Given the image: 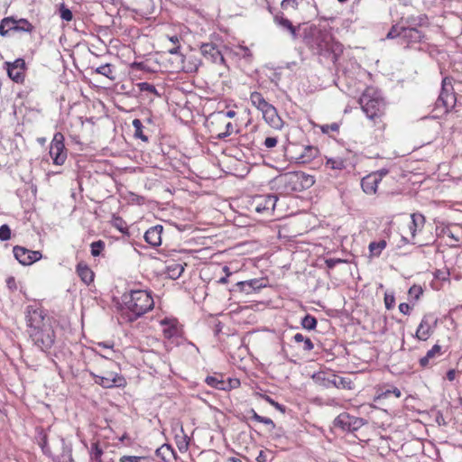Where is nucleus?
Returning <instances> with one entry per match:
<instances>
[{"mask_svg":"<svg viewBox=\"0 0 462 462\" xmlns=\"http://www.w3.org/2000/svg\"><path fill=\"white\" fill-rule=\"evenodd\" d=\"M94 377L95 383L103 386L104 388H112L116 383V374L113 372H108L105 375H98L95 374H91Z\"/></svg>","mask_w":462,"mask_h":462,"instance_id":"obj_21","label":"nucleus"},{"mask_svg":"<svg viewBox=\"0 0 462 462\" xmlns=\"http://www.w3.org/2000/svg\"><path fill=\"white\" fill-rule=\"evenodd\" d=\"M118 440L117 448H120L121 445L124 447H132L134 444V439H132L127 433L123 434Z\"/></svg>","mask_w":462,"mask_h":462,"instance_id":"obj_48","label":"nucleus"},{"mask_svg":"<svg viewBox=\"0 0 462 462\" xmlns=\"http://www.w3.org/2000/svg\"><path fill=\"white\" fill-rule=\"evenodd\" d=\"M302 1L303 0H282L281 5L283 9L287 8L290 5L292 8L296 9L302 3Z\"/></svg>","mask_w":462,"mask_h":462,"instance_id":"obj_55","label":"nucleus"},{"mask_svg":"<svg viewBox=\"0 0 462 462\" xmlns=\"http://www.w3.org/2000/svg\"><path fill=\"white\" fill-rule=\"evenodd\" d=\"M325 167L330 170L342 171L346 168V161L340 157L328 158L326 161Z\"/></svg>","mask_w":462,"mask_h":462,"instance_id":"obj_32","label":"nucleus"},{"mask_svg":"<svg viewBox=\"0 0 462 462\" xmlns=\"http://www.w3.org/2000/svg\"><path fill=\"white\" fill-rule=\"evenodd\" d=\"M239 385L240 381L237 378H227V380L224 381L223 391H230L232 389L239 387Z\"/></svg>","mask_w":462,"mask_h":462,"instance_id":"obj_46","label":"nucleus"},{"mask_svg":"<svg viewBox=\"0 0 462 462\" xmlns=\"http://www.w3.org/2000/svg\"><path fill=\"white\" fill-rule=\"evenodd\" d=\"M441 346L438 344L434 345L431 349H430L426 356L421 357L419 361L420 366L427 367L430 361L435 357L441 356Z\"/></svg>","mask_w":462,"mask_h":462,"instance_id":"obj_26","label":"nucleus"},{"mask_svg":"<svg viewBox=\"0 0 462 462\" xmlns=\"http://www.w3.org/2000/svg\"><path fill=\"white\" fill-rule=\"evenodd\" d=\"M297 171H289L280 177V181L282 183L286 192H300L302 186L300 184Z\"/></svg>","mask_w":462,"mask_h":462,"instance_id":"obj_13","label":"nucleus"},{"mask_svg":"<svg viewBox=\"0 0 462 462\" xmlns=\"http://www.w3.org/2000/svg\"><path fill=\"white\" fill-rule=\"evenodd\" d=\"M264 121L273 129L280 130L283 125V121L278 115L277 109L271 104L262 112Z\"/></svg>","mask_w":462,"mask_h":462,"instance_id":"obj_15","label":"nucleus"},{"mask_svg":"<svg viewBox=\"0 0 462 462\" xmlns=\"http://www.w3.org/2000/svg\"><path fill=\"white\" fill-rule=\"evenodd\" d=\"M224 375L221 374H216L214 375H208L205 379V383L212 388L223 391L224 388Z\"/></svg>","mask_w":462,"mask_h":462,"instance_id":"obj_30","label":"nucleus"},{"mask_svg":"<svg viewBox=\"0 0 462 462\" xmlns=\"http://www.w3.org/2000/svg\"><path fill=\"white\" fill-rule=\"evenodd\" d=\"M161 323L162 326H167L163 328V336L166 338L171 339L178 334V328L175 324L170 323V321L166 319L162 320Z\"/></svg>","mask_w":462,"mask_h":462,"instance_id":"obj_35","label":"nucleus"},{"mask_svg":"<svg viewBox=\"0 0 462 462\" xmlns=\"http://www.w3.org/2000/svg\"><path fill=\"white\" fill-rule=\"evenodd\" d=\"M97 72L99 74H102L104 76H106L107 78H109L111 79L114 78L112 76V69L109 64H106V65H102V66L98 67L97 69Z\"/></svg>","mask_w":462,"mask_h":462,"instance_id":"obj_51","label":"nucleus"},{"mask_svg":"<svg viewBox=\"0 0 462 462\" xmlns=\"http://www.w3.org/2000/svg\"><path fill=\"white\" fill-rule=\"evenodd\" d=\"M155 454L162 462H171L175 458L176 453L171 445L163 444L156 449Z\"/></svg>","mask_w":462,"mask_h":462,"instance_id":"obj_22","label":"nucleus"},{"mask_svg":"<svg viewBox=\"0 0 462 462\" xmlns=\"http://www.w3.org/2000/svg\"><path fill=\"white\" fill-rule=\"evenodd\" d=\"M457 103L456 94L452 84V79L445 77L441 82V90L435 103V109L441 110L442 114L450 111Z\"/></svg>","mask_w":462,"mask_h":462,"instance_id":"obj_5","label":"nucleus"},{"mask_svg":"<svg viewBox=\"0 0 462 462\" xmlns=\"http://www.w3.org/2000/svg\"><path fill=\"white\" fill-rule=\"evenodd\" d=\"M306 150V156L310 159V158H314L318 152V150L317 148L315 147H312V146H307L305 148Z\"/></svg>","mask_w":462,"mask_h":462,"instance_id":"obj_62","label":"nucleus"},{"mask_svg":"<svg viewBox=\"0 0 462 462\" xmlns=\"http://www.w3.org/2000/svg\"><path fill=\"white\" fill-rule=\"evenodd\" d=\"M293 339L297 343H303V350L311 351L314 348V344L310 337H304L301 333L294 335Z\"/></svg>","mask_w":462,"mask_h":462,"instance_id":"obj_37","label":"nucleus"},{"mask_svg":"<svg viewBox=\"0 0 462 462\" xmlns=\"http://www.w3.org/2000/svg\"><path fill=\"white\" fill-rule=\"evenodd\" d=\"M303 42L313 53L328 57L333 64L337 63L343 53V45L334 41L328 32L321 30L316 25H310L304 29Z\"/></svg>","mask_w":462,"mask_h":462,"instance_id":"obj_3","label":"nucleus"},{"mask_svg":"<svg viewBox=\"0 0 462 462\" xmlns=\"http://www.w3.org/2000/svg\"><path fill=\"white\" fill-rule=\"evenodd\" d=\"M50 155L56 165H62L67 159V152L64 145V136L61 133H56L50 146Z\"/></svg>","mask_w":462,"mask_h":462,"instance_id":"obj_9","label":"nucleus"},{"mask_svg":"<svg viewBox=\"0 0 462 462\" xmlns=\"http://www.w3.org/2000/svg\"><path fill=\"white\" fill-rule=\"evenodd\" d=\"M411 306L408 303L402 302L399 305V310L404 315H408L411 310Z\"/></svg>","mask_w":462,"mask_h":462,"instance_id":"obj_63","label":"nucleus"},{"mask_svg":"<svg viewBox=\"0 0 462 462\" xmlns=\"http://www.w3.org/2000/svg\"><path fill=\"white\" fill-rule=\"evenodd\" d=\"M90 247L91 254L96 257L100 255L102 250L105 247V243L102 240L95 241L90 245Z\"/></svg>","mask_w":462,"mask_h":462,"instance_id":"obj_45","label":"nucleus"},{"mask_svg":"<svg viewBox=\"0 0 462 462\" xmlns=\"http://www.w3.org/2000/svg\"><path fill=\"white\" fill-rule=\"evenodd\" d=\"M276 137H266L264 140V145L266 148H273L277 144Z\"/></svg>","mask_w":462,"mask_h":462,"instance_id":"obj_61","label":"nucleus"},{"mask_svg":"<svg viewBox=\"0 0 462 462\" xmlns=\"http://www.w3.org/2000/svg\"><path fill=\"white\" fill-rule=\"evenodd\" d=\"M404 27L403 26H399L397 24L395 25H393L391 27V29L389 30L387 35H386V39H395V38H398L400 41L402 40V34L401 32H402Z\"/></svg>","mask_w":462,"mask_h":462,"instance_id":"obj_42","label":"nucleus"},{"mask_svg":"<svg viewBox=\"0 0 462 462\" xmlns=\"http://www.w3.org/2000/svg\"><path fill=\"white\" fill-rule=\"evenodd\" d=\"M346 261L340 258H328L325 260L326 266L328 269H333L337 264L345 263Z\"/></svg>","mask_w":462,"mask_h":462,"instance_id":"obj_58","label":"nucleus"},{"mask_svg":"<svg viewBox=\"0 0 462 462\" xmlns=\"http://www.w3.org/2000/svg\"><path fill=\"white\" fill-rule=\"evenodd\" d=\"M263 398L278 411H282V413L285 412V407L282 404H280L279 402H275L269 395H263Z\"/></svg>","mask_w":462,"mask_h":462,"instance_id":"obj_52","label":"nucleus"},{"mask_svg":"<svg viewBox=\"0 0 462 462\" xmlns=\"http://www.w3.org/2000/svg\"><path fill=\"white\" fill-rule=\"evenodd\" d=\"M379 183V176L370 173L362 179L361 187L365 194L373 195L376 193Z\"/></svg>","mask_w":462,"mask_h":462,"instance_id":"obj_19","label":"nucleus"},{"mask_svg":"<svg viewBox=\"0 0 462 462\" xmlns=\"http://www.w3.org/2000/svg\"><path fill=\"white\" fill-rule=\"evenodd\" d=\"M411 223L410 226V231L412 237L415 236L417 230H420L425 223V217L420 213H413L411 216Z\"/></svg>","mask_w":462,"mask_h":462,"instance_id":"obj_27","label":"nucleus"},{"mask_svg":"<svg viewBox=\"0 0 462 462\" xmlns=\"http://www.w3.org/2000/svg\"><path fill=\"white\" fill-rule=\"evenodd\" d=\"M202 56L211 63L223 66L227 70L220 46L214 42H204L199 46Z\"/></svg>","mask_w":462,"mask_h":462,"instance_id":"obj_8","label":"nucleus"},{"mask_svg":"<svg viewBox=\"0 0 462 462\" xmlns=\"http://www.w3.org/2000/svg\"><path fill=\"white\" fill-rule=\"evenodd\" d=\"M401 44H406L409 46L411 43H417L421 42L423 33L415 27H404L402 32Z\"/></svg>","mask_w":462,"mask_h":462,"instance_id":"obj_17","label":"nucleus"},{"mask_svg":"<svg viewBox=\"0 0 462 462\" xmlns=\"http://www.w3.org/2000/svg\"><path fill=\"white\" fill-rule=\"evenodd\" d=\"M13 252L14 257L23 265H30L42 258L41 252L28 250L19 245H15Z\"/></svg>","mask_w":462,"mask_h":462,"instance_id":"obj_11","label":"nucleus"},{"mask_svg":"<svg viewBox=\"0 0 462 462\" xmlns=\"http://www.w3.org/2000/svg\"><path fill=\"white\" fill-rule=\"evenodd\" d=\"M313 379L319 385L325 388L351 389L352 382L348 378L335 374L319 372L313 375Z\"/></svg>","mask_w":462,"mask_h":462,"instance_id":"obj_6","label":"nucleus"},{"mask_svg":"<svg viewBox=\"0 0 462 462\" xmlns=\"http://www.w3.org/2000/svg\"><path fill=\"white\" fill-rule=\"evenodd\" d=\"M154 301L147 291L131 290L117 300V321L131 323L152 310Z\"/></svg>","mask_w":462,"mask_h":462,"instance_id":"obj_2","label":"nucleus"},{"mask_svg":"<svg viewBox=\"0 0 462 462\" xmlns=\"http://www.w3.org/2000/svg\"><path fill=\"white\" fill-rule=\"evenodd\" d=\"M321 132L323 134H328L331 132H337L339 129V125L337 123H332L330 125H324L320 126Z\"/></svg>","mask_w":462,"mask_h":462,"instance_id":"obj_53","label":"nucleus"},{"mask_svg":"<svg viewBox=\"0 0 462 462\" xmlns=\"http://www.w3.org/2000/svg\"><path fill=\"white\" fill-rule=\"evenodd\" d=\"M409 294L415 299H419L422 294V289L420 286L413 285L409 289Z\"/></svg>","mask_w":462,"mask_h":462,"instance_id":"obj_59","label":"nucleus"},{"mask_svg":"<svg viewBox=\"0 0 462 462\" xmlns=\"http://www.w3.org/2000/svg\"><path fill=\"white\" fill-rule=\"evenodd\" d=\"M432 330L426 318H423L416 330L415 337L419 340L426 341L431 335Z\"/></svg>","mask_w":462,"mask_h":462,"instance_id":"obj_23","label":"nucleus"},{"mask_svg":"<svg viewBox=\"0 0 462 462\" xmlns=\"http://www.w3.org/2000/svg\"><path fill=\"white\" fill-rule=\"evenodd\" d=\"M60 13L61 19L64 20V21L69 22L73 18L72 12L69 9H68V8H66L64 6H62L60 8Z\"/></svg>","mask_w":462,"mask_h":462,"instance_id":"obj_56","label":"nucleus"},{"mask_svg":"<svg viewBox=\"0 0 462 462\" xmlns=\"http://www.w3.org/2000/svg\"><path fill=\"white\" fill-rule=\"evenodd\" d=\"M274 22L282 30L288 31L293 40H296L299 37L298 31L300 26H294L289 19L283 16V14H276L274 16Z\"/></svg>","mask_w":462,"mask_h":462,"instance_id":"obj_20","label":"nucleus"},{"mask_svg":"<svg viewBox=\"0 0 462 462\" xmlns=\"http://www.w3.org/2000/svg\"><path fill=\"white\" fill-rule=\"evenodd\" d=\"M384 304H385V308L387 310H391L392 308H393V306L395 304L394 295L393 294L385 293V295H384Z\"/></svg>","mask_w":462,"mask_h":462,"instance_id":"obj_57","label":"nucleus"},{"mask_svg":"<svg viewBox=\"0 0 462 462\" xmlns=\"http://www.w3.org/2000/svg\"><path fill=\"white\" fill-rule=\"evenodd\" d=\"M33 30L32 24L26 19H16L15 32H32Z\"/></svg>","mask_w":462,"mask_h":462,"instance_id":"obj_39","label":"nucleus"},{"mask_svg":"<svg viewBox=\"0 0 462 462\" xmlns=\"http://www.w3.org/2000/svg\"><path fill=\"white\" fill-rule=\"evenodd\" d=\"M133 126L134 127V136L137 138H140L141 140H143L144 142H147L148 136L143 134V125L141 120L137 119V118L134 119Z\"/></svg>","mask_w":462,"mask_h":462,"instance_id":"obj_40","label":"nucleus"},{"mask_svg":"<svg viewBox=\"0 0 462 462\" xmlns=\"http://www.w3.org/2000/svg\"><path fill=\"white\" fill-rule=\"evenodd\" d=\"M278 196L275 194L255 195L250 201V207L257 213H272L274 210Z\"/></svg>","mask_w":462,"mask_h":462,"instance_id":"obj_7","label":"nucleus"},{"mask_svg":"<svg viewBox=\"0 0 462 462\" xmlns=\"http://www.w3.org/2000/svg\"><path fill=\"white\" fill-rule=\"evenodd\" d=\"M134 55V50L127 45L117 46V58L127 57L131 58Z\"/></svg>","mask_w":462,"mask_h":462,"instance_id":"obj_44","label":"nucleus"},{"mask_svg":"<svg viewBox=\"0 0 462 462\" xmlns=\"http://www.w3.org/2000/svg\"><path fill=\"white\" fill-rule=\"evenodd\" d=\"M16 19L14 17H5L0 23V35L6 36L10 31L15 32Z\"/></svg>","mask_w":462,"mask_h":462,"instance_id":"obj_29","label":"nucleus"},{"mask_svg":"<svg viewBox=\"0 0 462 462\" xmlns=\"http://www.w3.org/2000/svg\"><path fill=\"white\" fill-rule=\"evenodd\" d=\"M131 73L136 76V72H148L150 69L144 62H132L130 64Z\"/></svg>","mask_w":462,"mask_h":462,"instance_id":"obj_43","label":"nucleus"},{"mask_svg":"<svg viewBox=\"0 0 462 462\" xmlns=\"http://www.w3.org/2000/svg\"><path fill=\"white\" fill-rule=\"evenodd\" d=\"M59 462H74L72 458V448L66 445L62 439V453L58 457Z\"/></svg>","mask_w":462,"mask_h":462,"instance_id":"obj_36","label":"nucleus"},{"mask_svg":"<svg viewBox=\"0 0 462 462\" xmlns=\"http://www.w3.org/2000/svg\"><path fill=\"white\" fill-rule=\"evenodd\" d=\"M333 424L336 428H340L343 430L355 431L363 425V420L343 412L334 420Z\"/></svg>","mask_w":462,"mask_h":462,"instance_id":"obj_10","label":"nucleus"},{"mask_svg":"<svg viewBox=\"0 0 462 462\" xmlns=\"http://www.w3.org/2000/svg\"><path fill=\"white\" fill-rule=\"evenodd\" d=\"M129 87H125L124 84L121 85L120 90L117 89V102H123V99L126 97L131 98L133 106H130L128 109L122 107L119 104H117V110L130 111L133 110L136 105V93L135 88L134 87V83L130 82Z\"/></svg>","mask_w":462,"mask_h":462,"instance_id":"obj_14","label":"nucleus"},{"mask_svg":"<svg viewBox=\"0 0 462 462\" xmlns=\"http://www.w3.org/2000/svg\"><path fill=\"white\" fill-rule=\"evenodd\" d=\"M27 332L33 345L42 352L49 351L55 343L53 321L37 304L28 305L25 311Z\"/></svg>","mask_w":462,"mask_h":462,"instance_id":"obj_1","label":"nucleus"},{"mask_svg":"<svg viewBox=\"0 0 462 462\" xmlns=\"http://www.w3.org/2000/svg\"><path fill=\"white\" fill-rule=\"evenodd\" d=\"M386 245L387 243L384 239L371 242L368 246L369 252L373 256H379Z\"/></svg>","mask_w":462,"mask_h":462,"instance_id":"obj_33","label":"nucleus"},{"mask_svg":"<svg viewBox=\"0 0 462 462\" xmlns=\"http://www.w3.org/2000/svg\"><path fill=\"white\" fill-rule=\"evenodd\" d=\"M162 231L163 226L162 225L153 226L146 230L143 238L151 246L157 247L162 245Z\"/></svg>","mask_w":462,"mask_h":462,"instance_id":"obj_16","label":"nucleus"},{"mask_svg":"<svg viewBox=\"0 0 462 462\" xmlns=\"http://www.w3.org/2000/svg\"><path fill=\"white\" fill-rule=\"evenodd\" d=\"M241 292L249 294L265 287L263 279H252L248 281L237 282L235 285Z\"/></svg>","mask_w":462,"mask_h":462,"instance_id":"obj_18","label":"nucleus"},{"mask_svg":"<svg viewBox=\"0 0 462 462\" xmlns=\"http://www.w3.org/2000/svg\"><path fill=\"white\" fill-rule=\"evenodd\" d=\"M257 462H266L267 461V454L261 450L256 457Z\"/></svg>","mask_w":462,"mask_h":462,"instance_id":"obj_64","label":"nucleus"},{"mask_svg":"<svg viewBox=\"0 0 462 462\" xmlns=\"http://www.w3.org/2000/svg\"><path fill=\"white\" fill-rule=\"evenodd\" d=\"M136 86L139 88L141 91H146L149 93L159 95L156 90V88L148 82H139L136 84Z\"/></svg>","mask_w":462,"mask_h":462,"instance_id":"obj_49","label":"nucleus"},{"mask_svg":"<svg viewBox=\"0 0 462 462\" xmlns=\"http://www.w3.org/2000/svg\"><path fill=\"white\" fill-rule=\"evenodd\" d=\"M122 223H123V219L121 217H117L116 228L118 231H120L123 234L122 239H123L124 243H127L130 234H129L128 228L126 226H123Z\"/></svg>","mask_w":462,"mask_h":462,"instance_id":"obj_47","label":"nucleus"},{"mask_svg":"<svg viewBox=\"0 0 462 462\" xmlns=\"http://www.w3.org/2000/svg\"><path fill=\"white\" fill-rule=\"evenodd\" d=\"M77 273L86 284H89L94 280V273L86 263H79L77 265Z\"/></svg>","mask_w":462,"mask_h":462,"instance_id":"obj_25","label":"nucleus"},{"mask_svg":"<svg viewBox=\"0 0 462 462\" xmlns=\"http://www.w3.org/2000/svg\"><path fill=\"white\" fill-rule=\"evenodd\" d=\"M11 237V229L8 225L5 224L0 226V240L7 241Z\"/></svg>","mask_w":462,"mask_h":462,"instance_id":"obj_50","label":"nucleus"},{"mask_svg":"<svg viewBox=\"0 0 462 462\" xmlns=\"http://www.w3.org/2000/svg\"><path fill=\"white\" fill-rule=\"evenodd\" d=\"M250 102L256 109H258L261 112H263L271 105L265 100L263 96L257 91H254L251 93Z\"/></svg>","mask_w":462,"mask_h":462,"instance_id":"obj_24","label":"nucleus"},{"mask_svg":"<svg viewBox=\"0 0 462 462\" xmlns=\"http://www.w3.org/2000/svg\"><path fill=\"white\" fill-rule=\"evenodd\" d=\"M7 74L16 83H23L25 76V61L23 59H16L14 62H6Z\"/></svg>","mask_w":462,"mask_h":462,"instance_id":"obj_12","label":"nucleus"},{"mask_svg":"<svg viewBox=\"0 0 462 462\" xmlns=\"http://www.w3.org/2000/svg\"><path fill=\"white\" fill-rule=\"evenodd\" d=\"M222 270H223V272L225 273V274H226V275H225L224 277H221V278L217 281V282H218V283H222V284H224V283H226V282H227V279H228V277H229V276H231V275H232V273L230 272L229 268H228L226 265H225V266L222 268Z\"/></svg>","mask_w":462,"mask_h":462,"instance_id":"obj_60","label":"nucleus"},{"mask_svg":"<svg viewBox=\"0 0 462 462\" xmlns=\"http://www.w3.org/2000/svg\"><path fill=\"white\" fill-rule=\"evenodd\" d=\"M297 176L300 179V186H302L301 191L310 188L315 183L314 177L303 171H297Z\"/></svg>","mask_w":462,"mask_h":462,"instance_id":"obj_34","label":"nucleus"},{"mask_svg":"<svg viewBox=\"0 0 462 462\" xmlns=\"http://www.w3.org/2000/svg\"><path fill=\"white\" fill-rule=\"evenodd\" d=\"M104 462H114V450L106 444L104 450Z\"/></svg>","mask_w":462,"mask_h":462,"instance_id":"obj_54","label":"nucleus"},{"mask_svg":"<svg viewBox=\"0 0 462 462\" xmlns=\"http://www.w3.org/2000/svg\"><path fill=\"white\" fill-rule=\"evenodd\" d=\"M317 323H318L317 319L310 314L305 315L302 318L301 322H300L302 328H306L308 330L315 329L317 327Z\"/></svg>","mask_w":462,"mask_h":462,"instance_id":"obj_38","label":"nucleus"},{"mask_svg":"<svg viewBox=\"0 0 462 462\" xmlns=\"http://www.w3.org/2000/svg\"><path fill=\"white\" fill-rule=\"evenodd\" d=\"M106 444H100L98 442L93 443L90 449L91 460L95 462H104V450Z\"/></svg>","mask_w":462,"mask_h":462,"instance_id":"obj_28","label":"nucleus"},{"mask_svg":"<svg viewBox=\"0 0 462 462\" xmlns=\"http://www.w3.org/2000/svg\"><path fill=\"white\" fill-rule=\"evenodd\" d=\"M359 104L366 116L371 120L379 118L385 107V102L380 95L373 89L365 90L359 98Z\"/></svg>","mask_w":462,"mask_h":462,"instance_id":"obj_4","label":"nucleus"},{"mask_svg":"<svg viewBox=\"0 0 462 462\" xmlns=\"http://www.w3.org/2000/svg\"><path fill=\"white\" fill-rule=\"evenodd\" d=\"M152 458L143 456H121L119 462H152Z\"/></svg>","mask_w":462,"mask_h":462,"instance_id":"obj_41","label":"nucleus"},{"mask_svg":"<svg viewBox=\"0 0 462 462\" xmlns=\"http://www.w3.org/2000/svg\"><path fill=\"white\" fill-rule=\"evenodd\" d=\"M183 272L184 267L180 263H173L166 267V274L172 280H176L180 277Z\"/></svg>","mask_w":462,"mask_h":462,"instance_id":"obj_31","label":"nucleus"}]
</instances>
